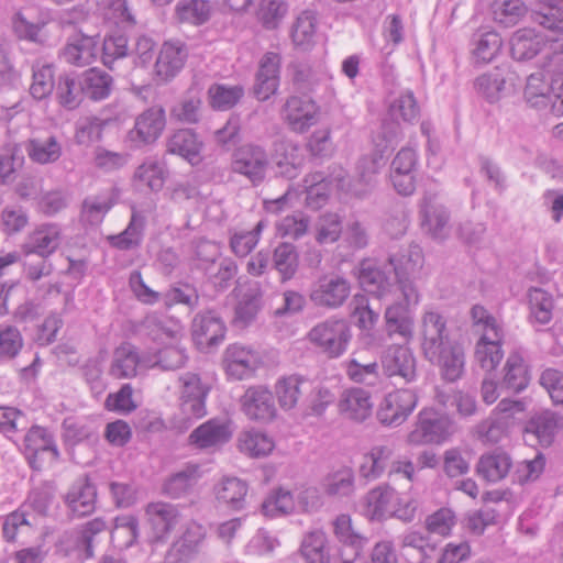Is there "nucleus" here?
I'll return each instance as SVG.
<instances>
[{
    "label": "nucleus",
    "mask_w": 563,
    "mask_h": 563,
    "mask_svg": "<svg viewBox=\"0 0 563 563\" xmlns=\"http://www.w3.org/2000/svg\"><path fill=\"white\" fill-rule=\"evenodd\" d=\"M243 96L244 88L240 85L213 84L208 89L210 106L221 111L233 108Z\"/></svg>",
    "instance_id": "nucleus-56"
},
{
    "label": "nucleus",
    "mask_w": 563,
    "mask_h": 563,
    "mask_svg": "<svg viewBox=\"0 0 563 563\" xmlns=\"http://www.w3.org/2000/svg\"><path fill=\"white\" fill-rule=\"evenodd\" d=\"M311 388L310 382L300 375L282 377L275 385V394L284 410L294 409L300 397Z\"/></svg>",
    "instance_id": "nucleus-37"
},
{
    "label": "nucleus",
    "mask_w": 563,
    "mask_h": 563,
    "mask_svg": "<svg viewBox=\"0 0 563 563\" xmlns=\"http://www.w3.org/2000/svg\"><path fill=\"white\" fill-rule=\"evenodd\" d=\"M380 364L387 377H400L409 383L416 378V358L405 345H390L380 356Z\"/></svg>",
    "instance_id": "nucleus-17"
},
{
    "label": "nucleus",
    "mask_w": 563,
    "mask_h": 563,
    "mask_svg": "<svg viewBox=\"0 0 563 563\" xmlns=\"http://www.w3.org/2000/svg\"><path fill=\"white\" fill-rule=\"evenodd\" d=\"M422 264L423 256L418 245H411L400 253L390 255L387 260V267L390 268L395 280L412 279Z\"/></svg>",
    "instance_id": "nucleus-35"
},
{
    "label": "nucleus",
    "mask_w": 563,
    "mask_h": 563,
    "mask_svg": "<svg viewBox=\"0 0 563 563\" xmlns=\"http://www.w3.org/2000/svg\"><path fill=\"white\" fill-rule=\"evenodd\" d=\"M151 528L158 540L166 539L181 521V514L176 505L166 501H153L145 508Z\"/></svg>",
    "instance_id": "nucleus-21"
},
{
    "label": "nucleus",
    "mask_w": 563,
    "mask_h": 563,
    "mask_svg": "<svg viewBox=\"0 0 563 563\" xmlns=\"http://www.w3.org/2000/svg\"><path fill=\"white\" fill-rule=\"evenodd\" d=\"M165 126V110L161 106H154L135 119L134 132L140 141H157Z\"/></svg>",
    "instance_id": "nucleus-40"
},
{
    "label": "nucleus",
    "mask_w": 563,
    "mask_h": 563,
    "mask_svg": "<svg viewBox=\"0 0 563 563\" xmlns=\"http://www.w3.org/2000/svg\"><path fill=\"white\" fill-rule=\"evenodd\" d=\"M97 54L98 38L96 36L76 33L68 37L59 56L69 65L84 67L95 62Z\"/></svg>",
    "instance_id": "nucleus-24"
},
{
    "label": "nucleus",
    "mask_w": 563,
    "mask_h": 563,
    "mask_svg": "<svg viewBox=\"0 0 563 563\" xmlns=\"http://www.w3.org/2000/svg\"><path fill=\"white\" fill-rule=\"evenodd\" d=\"M516 85V74L508 65L497 66L478 77L474 88L489 103H495L506 96Z\"/></svg>",
    "instance_id": "nucleus-11"
},
{
    "label": "nucleus",
    "mask_w": 563,
    "mask_h": 563,
    "mask_svg": "<svg viewBox=\"0 0 563 563\" xmlns=\"http://www.w3.org/2000/svg\"><path fill=\"white\" fill-rule=\"evenodd\" d=\"M471 55L475 64H488L500 52L503 40L495 31H478L471 42Z\"/></svg>",
    "instance_id": "nucleus-42"
},
{
    "label": "nucleus",
    "mask_w": 563,
    "mask_h": 563,
    "mask_svg": "<svg viewBox=\"0 0 563 563\" xmlns=\"http://www.w3.org/2000/svg\"><path fill=\"white\" fill-rule=\"evenodd\" d=\"M418 404L412 389H398L387 394L380 401L376 416L386 427H398L404 423Z\"/></svg>",
    "instance_id": "nucleus-9"
},
{
    "label": "nucleus",
    "mask_w": 563,
    "mask_h": 563,
    "mask_svg": "<svg viewBox=\"0 0 563 563\" xmlns=\"http://www.w3.org/2000/svg\"><path fill=\"white\" fill-rule=\"evenodd\" d=\"M527 13L521 0H495L493 3L494 20L504 26L517 24Z\"/></svg>",
    "instance_id": "nucleus-59"
},
{
    "label": "nucleus",
    "mask_w": 563,
    "mask_h": 563,
    "mask_svg": "<svg viewBox=\"0 0 563 563\" xmlns=\"http://www.w3.org/2000/svg\"><path fill=\"white\" fill-rule=\"evenodd\" d=\"M274 446L272 438L254 429L241 432L238 438L239 450L251 457L266 456Z\"/></svg>",
    "instance_id": "nucleus-51"
},
{
    "label": "nucleus",
    "mask_w": 563,
    "mask_h": 563,
    "mask_svg": "<svg viewBox=\"0 0 563 563\" xmlns=\"http://www.w3.org/2000/svg\"><path fill=\"white\" fill-rule=\"evenodd\" d=\"M421 349L424 357L440 367L448 382L461 378L465 367L463 347L450 339L446 319L437 310H426L421 317Z\"/></svg>",
    "instance_id": "nucleus-1"
},
{
    "label": "nucleus",
    "mask_w": 563,
    "mask_h": 563,
    "mask_svg": "<svg viewBox=\"0 0 563 563\" xmlns=\"http://www.w3.org/2000/svg\"><path fill=\"white\" fill-rule=\"evenodd\" d=\"M69 514L75 518L91 515L96 509L97 488L87 476L78 477L64 496Z\"/></svg>",
    "instance_id": "nucleus-15"
},
{
    "label": "nucleus",
    "mask_w": 563,
    "mask_h": 563,
    "mask_svg": "<svg viewBox=\"0 0 563 563\" xmlns=\"http://www.w3.org/2000/svg\"><path fill=\"white\" fill-rule=\"evenodd\" d=\"M526 101L533 108H545L552 101L551 81L541 71L527 78L523 92Z\"/></svg>",
    "instance_id": "nucleus-53"
},
{
    "label": "nucleus",
    "mask_w": 563,
    "mask_h": 563,
    "mask_svg": "<svg viewBox=\"0 0 563 563\" xmlns=\"http://www.w3.org/2000/svg\"><path fill=\"white\" fill-rule=\"evenodd\" d=\"M167 174V169L162 163L148 159L136 168L134 178L146 185L152 191L157 192L164 187Z\"/></svg>",
    "instance_id": "nucleus-61"
},
{
    "label": "nucleus",
    "mask_w": 563,
    "mask_h": 563,
    "mask_svg": "<svg viewBox=\"0 0 563 563\" xmlns=\"http://www.w3.org/2000/svg\"><path fill=\"white\" fill-rule=\"evenodd\" d=\"M48 22V14L36 9L18 11L11 18L12 31L18 38L40 44L47 37L44 31Z\"/></svg>",
    "instance_id": "nucleus-13"
},
{
    "label": "nucleus",
    "mask_w": 563,
    "mask_h": 563,
    "mask_svg": "<svg viewBox=\"0 0 563 563\" xmlns=\"http://www.w3.org/2000/svg\"><path fill=\"white\" fill-rule=\"evenodd\" d=\"M308 339L329 357H339L352 339L351 327L345 319L331 317L312 327Z\"/></svg>",
    "instance_id": "nucleus-6"
},
{
    "label": "nucleus",
    "mask_w": 563,
    "mask_h": 563,
    "mask_svg": "<svg viewBox=\"0 0 563 563\" xmlns=\"http://www.w3.org/2000/svg\"><path fill=\"white\" fill-rule=\"evenodd\" d=\"M306 205L318 210L325 205L330 196V184L321 173L308 175L303 179Z\"/></svg>",
    "instance_id": "nucleus-57"
},
{
    "label": "nucleus",
    "mask_w": 563,
    "mask_h": 563,
    "mask_svg": "<svg viewBox=\"0 0 563 563\" xmlns=\"http://www.w3.org/2000/svg\"><path fill=\"white\" fill-rule=\"evenodd\" d=\"M394 455V449L388 444H377L363 455L360 465L361 477L367 481L379 478L386 471L390 459Z\"/></svg>",
    "instance_id": "nucleus-41"
},
{
    "label": "nucleus",
    "mask_w": 563,
    "mask_h": 563,
    "mask_svg": "<svg viewBox=\"0 0 563 563\" xmlns=\"http://www.w3.org/2000/svg\"><path fill=\"white\" fill-rule=\"evenodd\" d=\"M345 374L352 382L367 386H376L380 383L379 365L374 360L361 362V354L354 353L344 364Z\"/></svg>",
    "instance_id": "nucleus-45"
},
{
    "label": "nucleus",
    "mask_w": 563,
    "mask_h": 563,
    "mask_svg": "<svg viewBox=\"0 0 563 563\" xmlns=\"http://www.w3.org/2000/svg\"><path fill=\"white\" fill-rule=\"evenodd\" d=\"M232 438L230 422L213 418L197 427L189 435L191 445L200 450L219 448Z\"/></svg>",
    "instance_id": "nucleus-20"
},
{
    "label": "nucleus",
    "mask_w": 563,
    "mask_h": 563,
    "mask_svg": "<svg viewBox=\"0 0 563 563\" xmlns=\"http://www.w3.org/2000/svg\"><path fill=\"white\" fill-rule=\"evenodd\" d=\"M512 466L511 457L501 451L483 454L477 464L476 473L488 483L504 479Z\"/></svg>",
    "instance_id": "nucleus-39"
},
{
    "label": "nucleus",
    "mask_w": 563,
    "mask_h": 563,
    "mask_svg": "<svg viewBox=\"0 0 563 563\" xmlns=\"http://www.w3.org/2000/svg\"><path fill=\"white\" fill-rule=\"evenodd\" d=\"M388 158V148L382 143H377L364 152L355 163L354 174L351 180L341 185L350 195L363 199L367 197L375 188L377 176L380 169L386 165Z\"/></svg>",
    "instance_id": "nucleus-4"
},
{
    "label": "nucleus",
    "mask_w": 563,
    "mask_h": 563,
    "mask_svg": "<svg viewBox=\"0 0 563 563\" xmlns=\"http://www.w3.org/2000/svg\"><path fill=\"white\" fill-rule=\"evenodd\" d=\"M60 240L62 233L57 224H42L29 235L27 242L24 245L25 252L46 258L58 249Z\"/></svg>",
    "instance_id": "nucleus-28"
},
{
    "label": "nucleus",
    "mask_w": 563,
    "mask_h": 563,
    "mask_svg": "<svg viewBox=\"0 0 563 563\" xmlns=\"http://www.w3.org/2000/svg\"><path fill=\"white\" fill-rule=\"evenodd\" d=\"M145 222V217L135 207H132L128 227L121 233L109 236L110 244L121 251L139 247L143 240Z\"/></svg>",
    "instance_id": "nucleus-43"
},
{
    "label": "nucleus",
    "mask_w": 563,
    "mask_h": 563,
    "mask_svg": "<svg viewBox=\"0 0 563 563\" xmlns=\"http://www.w3.org/2000/svg\"><path fill=\"white\" fill-rule=\"evenodd\" d=\"M317 25V14L313 10L301 11L295 19L290 31L294 45L308 49L313 44Z\"/></svg>",
    "instance_id": "nucleus-47"
},
{
    "label": "nucleus",
    "mask_w": 563,
    "mask_h": 563,
    "mask_svg": "<svg viewBox=\"0 0 563 563\" xmlns=\"http://www.w3.org/2000/svg\"><path fill=\"white\" fill-rule=\"evenodd\" d=\"M227 328L221 317L213 310L199 312L191 323V334L200 349L217 346L223 341Z\"/></svg>",
    "instance_id": "nucleus-14"
},
{
    "label": "nucleus",
    "mask_w": 563,
    "mask_h": 563,
    "mask_svg": "<svg viewBox=\"0 0 563 563\" xmlns=\"http://www.w3.org/2000/svg\"><path fill=\"white\" fill-rule=\"evenodd\" d=\"M216 496L220 503H223L234 510H241L245 506L247 495V484L238 477H224L216 486Z\"/></svg>",
    "instance_id": "nucleus-46"
},
{
    "label": "nucleus",
    "mask_w": 563,
    "mask_h": 563,
    "mask_svg": "<svg viewBox=\"0 0 563 563\" xmlns=\"http://www.w3.org/2000/svg\"><path fill=\"white\" fill-rule=\"evenodd\" d=\"M188 57V48L180 41H167L159 51L155 63V74L158 78L167 81L175 77Z\"/></svg>",
    "instance_id": "nucleus-25"
},
{
    "label": "nucleus",
    "mask_w": 563,
    "mask_h": 563,
    "mask_svg": "<svg viewBox=\"0 0 563 563\" xmlns=\"http://www.w3.org/2000/svg\"><path fill=\"white\" fill-rule=\"evenodd\" d=\"M334 152L333 143H276L273 162L277 174L292 179L305 162L322 164L331 158Z\"/></svg>",
    "instance_id": "nucleus-2"
},
{
    "label": "nucleus",
    "mask_w": 563,
    "mask_h": 563,
    "mask_svg": "<svg viewBox=\"0 0 563 563\" xmlns=\"http://www.w3.org/2000/svg\"><path fill=\"white\" fill-rule=\"evenodd\" d=\"M338 409L343 418L363 422L373 411L371 394L362 388L346 389L339 399Z\"/></svg>",
    "instance_id": "nucleus-26"
},
{
    "label": "nucleus",
    "mask_w": 563,
    "mask_h": 563,
    "mask_svg": "<svg viewBox=\"0 0 563 563\" xmlns=\"http://www.w3.org/2000/svg\"><path fill=\"white\" fill-rule=\"evenodd\" d=\"M207 536L206 528L191 521L186 526L183 536L173 543L167 552L168 563H188L199 552Z\"/></svg>",
    "instance_id": "nucleus-18"
},
{
    "label": "nucleus",
    "mask_w": 563,
    "mask_h": 563,
    "mask_svg": "<svg viewBox=\"0 0 563 563\" xmlns=\"http://www.w3.org/2000/svg\"><path fill=\"white\" fill-rule=\"evenodd\" d=\"M399 494L389 485H378L364 497L366 515L373 520L391 517Z\"/></svg>",
    "instance_id": "nucleus-30"
},
{
    "label": "nucleus",
    "mask_w": 563,
    "mask_h": 563,
    "mask_svg": "<svg viewBox=\"0 0 563 563\" xmlns=\"http://www.w3.org/2000/svg\"><path fill=\"white\" fill-rule=\"evenodd\" d=\"M285 0H260L255 10L256 20L266 30H275L288 13Z\"/></svg>",
    "instance_id": "nucleus-55"
},
{
    "label": "nucleus",
    "mask_w": 563,
    "mask_h": 563,
    "mask_svg": "<svg viewBox=\"0 0 563 563\" xmlns=\"http://www.w3.org/2000/svg\"><path fill=\"white\" fill-rule=\"evenodd\" d=\"M200 478V466L198 464H187L164 481L162 493L172 499L185 497L192 492Z\"/></svg>",
    "instance_id": "nucleus-29"
},
{
    "label": "nucleus",
    "mask_w": 563,
    "mask_h": 563,
    "mask_svg": "<svg viewBox=\"0 0 563 563\" xmlns=\"http://www.w3.org/2000/svg\"><path fill=\"white\" fill-rule=\"evenodd\" d=\"M454 432L452 420L432 408L422 409L415 428L408 433L407 442L411 445L442 443Z\"/></svg>",
    "instance_id": "nucleus-7"
},
{
    "label": "nucleus",
    "mask_w": 563,
    "mask_h": 563,
    "mask_svg": "<svg viewBox=\"0 0 563 563\" xmlns=\"http://www.w3.org/2000/svg\"><path fill=\"white\" fill-rule=\"evenodd\" d=\"M419 112V106L413 92L406 90L390 102L388 117L393 122L390 124L385 123L384 126L390 134H396L399 128V121L412 122L418 118Z\"/></svg>",
    "instance_id": "nucleus-38"
},
{
    "label": "nucleus",
    "mask_w": 563,
    "mask_h": 563,
    "mask_svg": "<svg viewBox=\"0 0 563 563\" xmlns=\"http://www.w3.org/2000/svg\"><path fill=\"white\" fill-rule=\"evenodd\" d=\"M283 115L292 131L305 132L318 122L319 106L310 98L294 96L286 101Z\"/></svg>",
    "instance_id": "nucleus-19"
},
{
    "label": "nucleus",
    "mask_w": 563,
    "mask_h": 563,
    "mask_svg": "<svg viewBox=\"0 0 563 563\" xmlns=\"http://www.w3.org/2000/svg\"><path fill=\"white\" fill-rule=\"evenodd\" d=\"M120 189L111 186L95 196L86 197L81 203L80 221L88 225H98L118 202Z\"/></svg>",
    "instance_id": "nucleus-23"
},
{
    "label": "nucleus",
    "mask_w": 563,
    "mask_h": 563,
    "mask_svg": "<svg viewBox=\"0 0 563 563\" xmlns=\"http://www.w3.org/2000/svg\"><path fill=\"white\" fill-rule=\"evenodd\" d=\"M358 282L361 287L378 298L388 294L395 283L393 273L386 262L366 258L360 263Z\"/></svg>",
    "instance_id": "nucleus-12"
},
{
    "label": "nucleus",
    "mask_w": 563,
    "mask_h": 563,
    "mask_svg": "<svg viewBox=\"0 0 563 563\" xmlns=\"http://www.w3.org/2000/svg\"><path fill=\"white\" fill-rule=\"evenodd\" d=\"M54 87V68L49 64L36 63L33 66V80L30 93L34 99L42 100L48 97Z\"/></svg>",
    "instance_id": "nucleus-64"
},
{
    "label": "nucleus",
    "mask_w": 563,
    "mask_h": 563,
    "mask_svg": "<svg viewBox=\"0 0 563 563\" xmlns=\"http://www.w3.org/2000/svg\"><path fill=\"white\" fill-rule=\"evenodd\" d=\"M262 309V295L245 294L238 302L234 309L233 324L236 328L244 329L250 325Z\"/></svg>",
    "instance_id": "nucleus-62"
},
{
    "label": "nucleus",
    "mask_w": 563,
    "mask_h": 563,
    "mask_svg": "<svg viewBox=\"0 0 563 563\" xmlns=\"http://www.w3.org/2000/svg\"><path fill=\"white\" fill-rule=\"evenodd\" d=\"M260 357L253 350L231 344L224 353V365L227 374L234 379L251 377L260 365Z\"/></svg>",
    "instance_id": "nucleus-22"
},
{
    "label": "nucleus",
    "mask_w": 563,
    "mask_h": 563,
    "mask_svg": "<svg viewBox=\"0 0 563 563\" xmlns=\"http://www.w3.org/2000/svg\"><path fill=\"white\" fill-rule=\"evenodd\" d=\"M558 427V416L550 410H543L527 421L525 434L527 439L533 438L541 446L547 448L553 443Z\"/></svg>",
    "instance_id": "nucleus-33"
},
{
    "label": "nucleus",
    "mask_w": 563,
    "mask_h": 563,
    "mask_svg": "<svg viewBox=\"0 0 563 563\" xmlns=\"http://www.w3.org/2000/svg\"><path fill=\"white\" fill-rule=\"evenodd\" d=\"M299 554L305 563H331L330 542L325 531L317 528L305 532Z\"/></svg>",
    "instance_id": "nucleus-27"
},
{
    "label": "nucleus",
    "mask_w": 563,
    "mask_h": 563,
    "mask_svg": "<svg viewBox=\"0 0 563 563\" xmlns=\"http://www.w3.org/2000/svg\"><path fill=\"white\" fill-rule=\"evenodd\" d=\"M342 234V220L338 213L327 212L321 214L314 223V239L321 244H332Z\"/></svg>",
    "instance_id": "nucleus-58"
},
{
    "label": "nucleus",
    "mask_w": 563,
    "mask_h": 563,
    "mask_svg": "<svg viewBox=\"0 0 563 563\" xmlns=\"http://www.w3.org/2000/svg\"><path fill=\"white\" fill-rule=\"evenodd\" d=\"M323 490L330 497H350L355 490V476L350 467H342L329 474L323 481Z\"/></svg>",
    "instance_id": "nucleus-54"
},
{
    "label": "nucleus",
    "mask_w": 563,
    "mask_h": 563,
    "mask_svg": "<svg viewBox=\"0 0 563 563\" xmlns=\"http://www.w3.org/2000/svg\"><path fill=\"white\" fill-rule=\"evenodd\" d=\"M351 283L340 275H324L312 286L309 298L320 308L336 309L344 305L351 295Z\"/></svg>",
    "instance_id": "nucleus-8"
},
{
    "label": "nucleus",
    "mask_w": 563,
    "mask_h": 563,
    "mask_svg": "<svg viewBox=\"0 0 563 563\" xmlns=\"http://www.w3.org/2000/svg\"><path fill=\"white\" fill-rule=\"evenodd\" d=\"M295 508L292 494L284 488L273 490L262 503V511L266 517L289 515Z\"/></svg>",
    "instance_id": "nucleus-60"
},
{
    "label": "nucleus",
    "mask_w": 563,
    "mask_h": 563,
    "mask_svg": "<svg viewBox=\"0 0 563 563\" xmlns=\"http://www.w3.org/2000/svg\"><path fill=\"white\" fill-rule=\"evenodd\" d=\"M24 444L26 451L34 457L30 461L33 468H40V466L35 465V459L38 453L49 452L53 460H57L59 457V452L54 439L45 428L37 426L32 427L25 434Z\"/></svg>",
    "instance_id": "nucleus-48"
},
{
    "label": "nucleus",
    "mask_w": 563,
    "mask_h": 563,
    "mask_svg": "<svg viewBox=\"0 0 563 563\" xmlns=\"http://www.w3.org/2000/svg\"><path fill=\"white\" fill-rule=\"evenodd\" d=\"M422 229L435 240H444L449 235V220L450 216L448 210L437 205L431 200H424L421 208Z\"/></svg>",
    "instance_id": "nucleus-36"
},
{
    "label": "nucleus",
    "mask_w": 563,
    "mask_h": 563,
    "mask_svg": "<svg viewBox=\"0 0 563 563\" xmlns=\"http://www.w3.org/2000/svg\"><path fill=\"white\" fill-rule=\"evenodd\" d=\"M80 79L85 96L91 100L99 101L109 97L113 80L108 73L93 67L86 70Z\"/></svg>",
    "instance_id": "nucleus-49"
},
{
    "label": "nucleus",
    "mask_w": 563,
    "mask_h": 563,
    "mask_svg": "<svg viewBox=\"0 0 563 563\" xmlns=\"http://www.w3.org/2000/svg\"><path fill=\"white\" fill-rule=\"evenodd\" d=\"M332 75L324 64L300 63L295 66L294 84L301 92H316L320 86H327Z\"/></svg>",
    "instance_id": "nucleus-32"
},
{
    "label": "nucleus",
    "mask_w": 563,
    "mask_h": 563,
    "mask_svg": "<svg viewBox=\"0 0 563 563\" xmlns=\"http://www.w3.org/2000/svg\"><path fill=\"white\" fill-rule=\"evenodd\" d=\"M541 34L534 29L522 27L517 30L509 40L510 54L516 60H529L536 57L543 48L553 54H563V30H550Z\"/></svg>",
    "instance_id": "nucleus-5"
},
{
    "label": "nucleus",
    "mask_w": 563,
    "mask_h": 563,
    "mask_svg": "<svg viewBox=\"0 0 563 563\" xmlns=\"http://www.w3.org/2000/svg\"><path fill=\"white\" fill-rule=\"evenodd\" d=\"M210 15L211 4L208 0H179L175 7V16L183 23L201 25Z\"/></svg>",
    "instance_id": "nucleus-52"
},
{
    "label": "nucleus",
    "mask_w": 563,
    "mask_h": 563,
    "mask_svg": "<svg viewBox=\"0 0 563 563\" xmlns=\"http://www.w3.org/2000/svg\"><path fill=\"white\" fill-rule=\"evenodd\" d=\"M530 375L522 355L511 352L503 368L500 387L509 393L518 394L529 385Z\"/></svg>",
    "instance_id": "nucleus-34"
},
{
    "label": "nucleus",
    "mask_w": 563,
    "mask_h": 563,
    "mask_svg": "<svg viewBox=\"0 0 563 563\" xmlns=\"http://www.w3.org/2000/svg\"><path fill=\"white\" fill-rule=\"evenodd\" d=\"M386 332L389 336L398 334L404 339L412 335V317L410 309L404 302L389 305L384 313Z\"/></svg>",
    "instance_id": "nucleus-44"
},
{
    "label": "nucleus",
    "mask_w": 563,
    "mask_h": 563,
    "mask_svg": "<svg viewBox=\"0 0 563 563\" xmlns=\"http://www.w3.org/2000/svg\"><path fill=\"white\" fill-rule=\"evenodd\" d=\"M267 164V155L260 145L245 143L234 151L231 167L234 173L244 175L257 185L265 177Z\"/></svg>",
    "instance_id": "nucleus-10"
},
{
    "label": "nucleus",
    "mask_w": 563,
    "mask_h": 563,
    "mask_svg": "<svg viewBox=\"0 0 563 563\" xmlns=\"http://www.w3.org/2000/svg\"><path fill=\"white\" fill-rule=\"evenodd\" d=\"M298 266L299 256L295 245L280 243L275 247L273 252V267L278 272L282 283L294 278Z\"/></svg>",
    "instance_id": "nucleus-50"
},
{
    "label": "nucleus",
    "mask_w": 563,
    "mask_h": 563,
    "mask_svg": "<svg viewBox=\"0 0 563 563\" xmlns=\"http://www.w3.org/2000/svg\"><path fill=\"white\" fill-rule=\"evenodd\" d=\"M180 418L177 427L187 430L207 415L206 400L210 388L197 373L186 372L178 377Z\"/></svg>",
    "instance_id": "nucleus-3"
},
{
    "label": "nucleus",
    "mask_w": 563,
    "mask_h": 563,
    "mask_svg": "<svg viewBox=\"0 0 563 563\" xmlns=\"http://www.w3.org/2000/svg\"><path fill=\"white\" fill-rule=\"evenodd\" d=\"M240 402L242 411L251 420L268 422L276 417L277 410L273 394L264 386L249 387Z\"/></svg>",
    "instance_id": "nucleus-16"
},
{
    "label": "nucleus",
    "mask_w": 563,
    "mask_h": 563,
    "mask_svg": "<svg viewBox=\"0 0 563 563\" xmlns=\"http://www.w3.org/2000/svg\"><path fill=\"white\" fill-rule=\"evenodd\" d=\"M84 93L81 79L77 80L75 77L69 75L59 77L57 88H56V97L58 102L67 109H75L81 102V96Z\"/></svg>",
    "instance_id": "nucleus-63"
},
{
    "label": "nucleus",
    "mask_w": 563,
    "mask_h": 563,
    "mask_svg": "<svg viewBox=\"0 0 563 563\" xmlns=\"http://www.w3.org/2000/svg\"><path fill=\"white\" fill-rule=\"evenodd\" d=\"M147 360L141 358L137 350L130 343H123L113 352L110 375L117 379L132 378L140 366L146 367Z\"/></svg>",
    "instance_id": "nucleus-31"
}]
</instances>
